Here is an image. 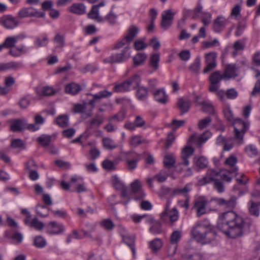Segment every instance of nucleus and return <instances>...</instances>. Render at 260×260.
<instances>
[{"instance_id": "nucleus-1", "label": "nucleus", "mask_w": 260, "mask_h": 260, "mask_svg": "<svg viewBox=\"0 0 260 260\" xmlns=\"http://www.w3.org/2000/svg\"><path fill=\"white\" fill-rule=\"evenodd\" d=\"M214 200L216 205L229 210L234 209L237 204V198L235 196L228 200L216 198ZM252 223L250 218H243L231 210L222 214L217 227L228 237L235 239L248 233Z\"/></svg>"}, {"instance_id": "nucleus-2", "label": "nucleus", "mask_w": 260, "mask_h": 260, "mask_svg": "<svg viewBox=\"0 0 260 260\" xmlns=\"http://www.w3.org/2000/svg\"><path fill=\"white\" fill-rule=\"evenodd\" d=\"M92 97V99L87 103L83 104H75L73 108V111L75 113H80L82 117L86 119L92 116V112L95 104L99 103L102 98L109 97L112 93L106 90L101 91L96 94L88 93Z\"/></svg>"}, {"instance_id": "nucleus-3", "label": "nucleus", "mask_w": 260, "mask_h": 260, "mask_svg": "<svg viewBox=\"0 0 260 260\" xmlns=\"http://www.w3.org/2000/svg\"><path fill=\"white\" fill-rule=\"evenodd\" d=\"M223 113L225 118L228 121L233 122L234 127L235 139L239 141V145L241 144L243 142V136L247 128L246 124L240 119H234L233 112L230 107L224 108Z\"/></svg>"}, {"instance_id": "nucleus-4", "label": "nucleus", "mask_w": 260, "mask_h": 260, "mask_svg": "<svg viewBox=\"0 0 260 260\" xmlns=\"http://www.w3.org/2000/svg\"><path fill=\"white\" fill-rule=\"evenodd\" d=\"M192 237L198 242L206 244L214 239V234L210 226L201 222L198 223L191 231Z\"/></svg>"}, {"instance_id": "nucleus-5", "label": "nucleus", "mask_w": 260, "mask_h": 260, "mask_svg": "<svg viewBox=\"0 0 260 260\" xmlns=\"http://www.w3.org/2000/svg\"><path fill=\"white\" fill-rule=\"evenodd\" d=\"M140 77L135 74L126 81L114 86L113 90L116 92L129 91L137 88L140 85Z\"/></svg>"}, {"instance_id": "nucleus-6", "label": "nucleus", "mask_w": 260, "mask_h": 260, "mask_svg": "<svg viewBox=\"0 0 260 260\" xmlns=\"http://www.w3.org/2000/svg\"><path fill=\"white\" fill-rule=\"evenodd\" d=\"M128 45L125 47L119 53L112 54L110 56L103 59L104 63H120L127 60L131 56Z\"/></svg>"}, {"instance_id": "nucleus-7", "label": "nucleus", "mask_w": 260, "mask_h": 260, "mask_svg": "<svg viewBox=\"0 0 260 260\" xmlns=\"http://www.w3.org/2000/svg\"><path fill=\"white\" fill-rule=\"evenodd\" d=\"M223 79H225L224 76L220 71H216L212 73L209 77V91L211 92L217 91L219 88L220 83Z\"/></svg>"}, {"instance_id": "nucleus-8", "label": "nucleus", "mask_w": 260, "mask_h": 260, "mask_svg": "<svg viewBox=\"0 0 260 260\" xmlns=\"http://www.w3.org/2000/svg\"><path fill=\"white\" fill-rule=\"evenodd\" d=\"M126 168L131 171L135 170L137 163L140 159V155L133 151H128L124 153Z\"/></svg>"}, {"instance_id": "nucleus-9", "label": "nucleus", "mask_w": 260, "mask_h": 260, "mask_svg": "<svg viewBox=\"0 0 260 260\" xmlns=\"http://www.w3.org/2000/svg\"><path fill=\"white\" fill-rule=\"evenodd\" d=\"M207 199L204 197H200L194 201L192 209L196 211V216L200 217L207 213L206 205Z\"/></svg>"}, {"instance_id": "nucleus-10", "label": "nucleus", "mask_w": 260, "mask_h": 260, "mask_svg": "<svg viewBox=\"0 0 260 260\" xmlns=\"http://www.w3.org/2000/svg\"><path fill=\"white\" fill-rule=\"evenodd\" d=\"M205 58L207 66L203 70V72L204 74H206L216 67L217 53L215 52H209L205 54Z\"/></svg>"}, {"instance_id": "nucleus-11", "label": "nucleus", "mask_w": 260, "mask_h": 260, "mask_svg": "<svg viewBox=\"0 0 260 260\" xmlns=\"http://www.w3.org/2000/svg\"><path fill=\"white\" fill-rule=\"evenodd\" d=\"M46 233L50 235H59L62 234L65 228L62 223L53 221L49 222L46 226Z\"/></svg>"}, {"instance_id": "nucleus-12", "label": "nucleus", "mask_w": 260, "mask_h": 260, "mask_svg": "<svg viewBox=\"0 0 260 260\" xmlns=\"http://www.w3.org/2000/svg\"><path fill=\"white\" fill-rule=\"evenodd\" d=\"M128 192L129 196L132 194H135L134 198L136 200L142 199L145 196L142 188L141 183L138 180H136L131 183V191H128Z\"/></svg>"}, {"instance_id": "nucleus-13", "label": "nucleus", "mask_w": 260, "mask_h": 260, "mask_svg": "<svg viewBox=\"0 0 260 260\" xmlns=\"http://www.w3.org/2000/svg\"><path fill=\"white\" fill-rule=\"evenodd\" d=\"M174 14L171 10L164 11L161 14V27L164 29H167L173 23Z\"/></svg>"}, {"instance_id": "nucleus-14", "label": "nucleus", "mask_w": 260, "mask_h": 260, "mask_svg": "<svg viewBox=\"0 0 260 260\" xmlns=\"http://www.w3.org/2000/svg\"><path fill=\"white\" fill-rule=\"evenodd\" d=\"M0 22L7 29H12L16 27L19 23V21L16 18L10 15H6L2 17Z\"/></svg>"}, {"instance_id": "nucleus-15", "label": "nucleus", "mask_w": 260, "mask_h": 260, "mask_svg": "<svg viewBox=\"0 0 260 260\" xmlns=\"http://www.w3.org/2000/svg\"><path fill=\"white\" fill-rule=\"evenodd\" d=\"M239 68L236 64H227L225 68L223 75L225 79H229L232 78H236L238 76V71Z\"/></svg>"}, {"instance_id": "nucleus-16", "label": "nucleus", "mask_w": 260, "mask_h": 260, "mask_svg": "<svg viewBox=\"0 0 260 260\" xmlns=\"http://www.w3.org/2000/svg\"><path fill=\"white\" fill-rule=\"evenodd\" d=\"M104 2H102L98 5H93L90 12L88 14V17L90 19L95 20L98 22L103 21V18L99 16V9L104 6Z\"/></svg>"}, {"instance_id": "nucleus-17", "label": "nucleus", "mask_w": 260, "mask_h": 260, "mask_svg": "<svg viewBox=\"0 0 260 260\" xmlns=\"http://www.w3.org/2000/svg\"><path fill=\"white\" fill-rule=\"evenodd\" d=\"M227 20L222 16H218L213 23V30L216 32H221L225 28Z\"/></svg>"}, {"instance_id": "nucleus-18", "label": "nucleus", "mask_w": 260, "mask_h": 260, "mask_svg": "<svg viewBox=\"0 0 260 260\" xmlns=\"http://www.w3.org/2000/svg\"><path fill=\"white\" fill-rule=\"evenodd\" d=\"M194 149L192 147L186 146L181 152V157L182 160L181 164L188 166L189 165L188 158L192 155Z\"/></svg>"}, {"instance_id": "nucleus-19", "label": "nucleus", "mask_w": 260, "mask_h": 260, "mask_svg": "<svg viewBox=\"0 0 260 260\" xmlns=\"http://www.w3.org/2000/svg\"><path fill=\"white\" fill-rule=\"evenodd\" d=\"M114 186L116 189L120 190L121 197L123 198H126L127 199L126 201L121 202V203L123 205H126L130 201L129 195L127 188L124 185V184L120 182L115 183Z\"/></svg>"}, {"instance_id": "nucleus-20", "label": "nucleus", "mask_w": 260, "mask_h": 260, "mask_svg": "<svg viewBox=\"0 0 260 260\" xmlns=\"http://www.w3.org/2000/svg\"><path fill=\"white\" fill-rule=\"evenodd\" d=\"M27 126L26 121L24 119L14 120L10 125V129L12 132H20L21 130L26 128Z\"/></svg>"}, {"instance_id": "nucleus-21", "label": "nucleus", "mask_w": 260, "mask_h": 260, "mask_svg": "<svg viewBox=\"0 0 260 260\" xmlns=\"http://www.w3.org/2000/svg\"><path fill=\"white\" fill-rule=\"evenodd\" d=\"M38 11L32 7L23 8L18 13V16L20 18L34 17L37 16Z\"/></svg>"}, {"instance_id": "nucleus-22", "label": "nucleus", "mask_w": 260, "mask_h": 260, "mask_svg": "<svg viewBox=\"0 0 260 260\" xmlns=\"http://www.w3.org/2000/svg\"><path fill=\"white\" fill-rule=\"evenodd\" d=\"M177 105L181 112L180 114L182 115L188 112L190 107L191 104L190 101L185 100L183 98H181L178 99Z\"/></svg>"}, {"instance_id": "nucleus-23", "label": "nucleus", "mask_w": 260, "mask_h": 260, "mask_svg": "<svg viewBox=\"0 0 260 260\" xmlns=\"http://www.w3.org/2000/svg\"><path fill=\"white\" fill-rule=\"evenodd\" d=\"M22 67V64L19 61H10L0 65V70L5 71L8 70H17Z\"/></svg>"}, {"instance_id": "nucleus-24", "label": "nucleus", "mask_w": 260, "mask_h": 260, "mask_svg": "<svg viewBox=\"0 0 260 260\" xmlns=\"http://www.w3.org/2000/svg\"><path fill=\"white\" fill-rule=\"evenodd\" d=\"M69 10L73 13L77 15H82L86 12V7L83 4L76 3L69 7Z\"/></svg>"}, {"instance_id": "nucleus-25", "label": "nucleus", "mask_w": 260, "mask_h": 260, "mask_svg": "<svg viewBox=\"0 0 260 260\" xmlns=\"http://www.w3.org/2000/svg\"><path fill=\"white\" fill-rule=\"evenodd\" d=\"M81 90L80 85L74 82L67 84L65 87V91L72 95L77 94Z\"/></svg>"}, {"instance_id": "nucleus-26", "label": "nucleus", "mask_w": 260, "mask_h": 260, "mask_svg": "<svg viewBox=\"0 0 260 260\" xmlns=\"http://www.w3.org/2000/svg\"><path fill=\"white\" fill-rule=\"evenodd\" d=\"M139 29L138 27L135 25H132L128 28L127 34L124 37V38L129 43H130L132 42L134 38L136 37L139 32Z\"/></svg>"}, {"instance_id": "nucleus-27", "label": "nucleus", "mask_w": 260, "mask_h": 260, "mask_svg": "<svg viewBox=\"0 0 260 260\" xmlns=\"http://www.w3.org/2000/svg\"><path fill=\"white\" fill-rule=\"evenodd\" d=\"M155 100L162 104H165L167 102V95L164 90L158 89L153 92Z\"/></svg>"}, {"instance_id": "nucleus-28", "label": "nucleus", "mask_w": 260, "mask_h": 260, "mask_svg": "<svg viewBox=\"0 0 260 260\" xmlns=\"http://www.w3.org/2000/svg\"><path fill=\"white\" fill-rule=\"evenodd\" d=\"M19 38L20 36L8 37L6 38L2 44L4 48L10 49V50L14 47Z\"/></svg>"}, {"instance_id": "nucleus-29", "label": "nucleus", "mask_w": 260, "mask_h": 260, "mask_svg": "<svg viewBox=\"0 0 260 260\" xmlns=\"http://www.w3.org/2000/svg\"><path fill=\"white\" fill-rule=\"evenodd\" d=\"M191 184H187L183 188H175L173 190L172 195L175 196L181 194L184 197H187L188 192L191 190Z\"/></svg>"}, {"instance_id": "nucleus-30", "label": "nucleus", "mask_w": 260, "mask_h": 260, "mask_svg": "<svg viewBox=\"0 0 260 260\" xmlns=\"http://www.w3.org/2000/svg\"><path fill=\"white\" fill-rule=\"evenodd\" d=\"M137 88L136 92V96L137 99L141 101H145L147 98V88L144 86H139Z\"/></svg>"}, {"instance_id": "nucleus-31", "label": "nucleus", "mask_w": 260, "mask_h": 260, "mask_svg": "<svg viewBox=\"0 0 260 260\" xmlns=\"http://www.w3.org/2000/svg\"><path fill=\"white\" fill-rule=\"evenodd\" d=\"M164 166L167 169L173 167L175 163V158L172 154H167L164 159Z\"/></svg>"}, {"instance_id": "nucleus-32", "label": "nucleus", "mask_w": 260, "mask_h": 260, "mask_svg": "<svg viewBox=\"0 0 260 260\" xmlns=\"http://www.w3.org/2000/svg\"><path fill=\"white\" fill-rule=\"evenodd\" d=\"M168 217L169 218V221L171 223H173L177 221L179 217V213L176 207L173 208L172 209L168 212L167 215V219Z\"/></svg>"}, {"instance_id": "nucleus-33", "label": "nucleus", "mask_w": 260, "mask_h": 260, "mask_svg": "<svg viewBox=\"0 0 260 260\" xmlns=\"http://www.w3.org/2000/svg\"><path fill=\"white\" fill-rule=\"evenodd\" d=\"M147 55L144 53H138L134 57L133 61L135 66L143 64L147 58Z\"/></svg>"}, {"instance_id": "nucleus-34", "label": "nucleus", "mask_w": 260, "mask_h": 260, "mask_svg": "<svg viewBox=\"0 0 260 260\" xmlns=\"http://www.w3.org/2000/svg\"><path fill=\"white\" fill-rule=\"evenodd\" d=\"M56 122L60 127H68L69 125V117L66 115H59L56 118Z\"/></svg>"}, {"instance_id": "nucleus-35", "label": "nucleus", "mask_w": 260, "mask_h": 260, "mask_svg": "<svg viewBox=\"0 0 260 260\" xmlns=\"http://www.w3.org/2000/svg\"><path fill=\"white\" fill-rule=\"evenodd\" d=\"M162 246V242L158 238H155L149 243V248L153 252L157 251L161 248Z\"/></svg>"}, {"instance_id": "nucleus-36", "label": "nucleus", "mask_w": 260, "mask_h": 260, "mask_svg": "<svg viewBox=\"0 0 260 260\" xmlns=\"http://www.w3.org/2000/svg\"><path fill=\"white\" fill-rule=\"evenodd\" d=\"M250 206L248 208L249 213L254 216L258 217L259 214L258 205L252 201L249 202Z\"/></svg>"}, {"instance_id": "nucleus-37", "label": "nucleus", "mask_w": 260, "mask_h": 260, "mask_svg": "<svg viewBox=\"0 0 260 260\" xmlns=\"http://www.w3.org/2000/svg\"><path fill=\"white\" fill-rule=\"evenodd\" d=\"M37 141L42 146L47 147L50 144L51 137L49 135H42L38 138Z\"/></svg>"}, {"instance_id": "nucleus-38", "label": "nucleus", "mask_w": 260, "mask_h": 260, "mask_svg": "<svg viewBox=\"0 0 260 260\" xmlns=\"http://www.w3.org/2000/svg\"><path fill=\"white\" fill-rule=\"evenodd\" d=\"M123 240L126 245L130 247L133 252V255H135L136 250L134 246L135 237L134 236H123Z\"/></svg>"}, {"instance_id": "nucleus-39", "label": "nucleus", "mask_w": 260, "mask_h": 260, "mask_svg": "<svg viewBox=\"0 0 260 260\" xmlns=\"http://www.w3.org/2000/svg\"><path fill=\"white\" fill-rule=\"evenodd\" d=\"M159 60V55L158 54H152L150 57L149 66L152 67L154 70L158 68V62Z\"/></svg>"}, {"instance_id": "nucleus-40", "label": "nucleus", "mask_w": 260, "mask_h": 260, "mask_svg": "<svg viewBox=\"0 0 260 260\" xmlns=\"http://www.w3.org/2000/svg\"><path fill=\"white\" fill-rule=\"evenodd\" d=\"M161 231V224L158 221H154L149 229V232L153 234H160Z\"/></svg>"}, {"instance_id": "nucleus-41", "label": "nucleus", "mask_w": 260, "mask_h": 260, "mask_svg": "<svg viewBox=\"0 0 260 260\" xmlns=\"http://www.w3.org/2000/svg\"><path fill=\"white\" fill-rule=\"evenodd\" d=\"M190 70L191 72L198 74L201 68V60L200 57H197L194 62L190 65Z\"/></svg>"}, {"instance_id": "nucleus-42", "label": "nucleus", "mask_w": 260, "mask_h": 260, "mask_svg": "<svg viewBox=\"0 0 260 260\" xmlns=\"http://www.w3.org/2000/svg\"><path fill=\"white\" fill-rule=\"evenodd\" d=\"M103 144L105 148L110 150L114 149L117 147V145L112 139L108 138L103 139Z\"/></svg>"}, {"instance_id": "nucleus-43", "label": "nucleus", "mask_w": 260, "mask_h": 260, "mask_svg": "<svg viewBox=\"0 0 260 260\" xmlns=\"http://www.w3.org/2000/svg\"><path fill=\"white\" fill-rule=\"evenodd\" d=\"M34 245L37 248H44L46 245V240L41 236H36L34 240Z\"/></svg>"}, {"instance_id": "nucleus-44", "label": "nucleus", "mask_w": 260, "mask_h": 260, "mask_svg": "<svg viewBox=\"0 0 260 260\" xmlns=\"http://www.w3.org/2000/svg\"><path fill=\"white\" fill-rule=\"evenodd\" d=\"M10 147L14 149H24L25 144L20 139H13Z\"/></svg>"}, {"instance_id": "nucleus-45", "label": "nucleus", "mask_w": 260, "mask_h": 260, "mask_svg": "<svg viewBox=\"0 0 260 260\" xmlns=\"http://www.w3.org/2000/svg\"><path fill=\"white\" fill-rule=\"evenodd\" d=\"M195 163L200 169H203L207 167L208 161L206 157L201 156L196 160Z\"/></svg>"}, {"instance_id": "nucleus-46", "label": "nucleus", "mask_w": 260, "mask_h": 260, "mask_svg": "<svg viewBox=\"0 0 260 260\" xmlns=\"http://www.w3.org/2000/svg\"><path fill=\"white\" fill-rule=\"evenodd\" d=\"M199 104L202 106V110L203 112L209 114H213L214 113V108L211 104L205 102L199 103Z\"/></svg>"}, {"instance_id": "nucleus-47", "label": "nucleus", "mask_w": 260, "mask_h": 260, "mask_svg": "<svg viewBox=\"0 0 260 260\" xmlns=\"http://www.w3.org/2000/svg\"><path fill=\"white\" fill-rule=\"evenodd\" d=\"M37 213L42 217H46L48 215V209L43 205H38L36 207Z\"/></svg>"}, {"instance_id": "nucleus-48", "label": "nucleus", "mask_w": 260, "mask_h": 260, "mask_svg": "<svg viewBox=\"0 0 260 260\" xmlns=\"http://www.w3.org/2000/svg\"><path fill=\"white\" fill-rule=\"evenodd\" d=\"M53 41L57 44L56 47L62 48L64 46V38L63 36L57 34L53 39Z\"/></svg>"}, {"instance_id": "nucleus-49", "label": "nucleus", "mask_w": 260, "mask_h": 260, "mask_svg": "<svg viewBox=\"0 0 260 260\" xmlns=\"http://www.w3.org/2000/svg\"><path fill=\"white\" fill-rule=\"evenodd\" d=\"M29 226L37 230H42L44 225L42 222L39 221L37 217H35L31 220V223Z\"/></svg>"}, {"instance_id": "nucleus-50", "label": "nucleus", "mask_w": 260, "mask_h": 260, "mask_svg": "<svg viewBox=\"0 0 260 260\" xmlns=\"http://www.w3.org/2000/svg\"><path fill=\"white\" fill-rule=\"evenodd\" d=\"M245 150L250 157H253L257 155L258 151L256 147L253 145L247 146Z\"/></svg>"}, {"instance_id": "nucleus-51", "label": "nucleus", "mask_w": 260, "mask_h": 260, "mask_svg": "<svg viewBox=\"0 0 260 260\" xmlns=\"http://www.w3.org/2000/svg\"><path fill=\"white\" fill-rule=\"evenodd\" d=\"M117 16L111 11L105 17V19L110 25H114L117 22Z\"/></svg>"}, {"instance_id": "nucleus-52", "label": "nucleus", "mask_w": 260, "mask_h": 260, "mask_svg": "<svg viewBox=\"0 0 260 260\" xmlns=\"http://www.w3.org/2000/svg\"><path fill=\"white\" fill-rule=\"evenodd\" d=\"M101 226L106 230L111 231L114 227V224L110 219H106L101 222Z\"/></svg>"}, {"instance_id": "nucleus-53", "label": "nucleus", "mask_w": 260, "mask_h": 260, "mask_svg": "<svg viewBox=\"0 0 260 260\" xmlns=\"http://www.w3.org/2000/svg\"><path fill=\"white\" fill-rule=\"evenodd\" d=\"M168 177L166 171L161 170L159 173L154 176V179H156L158 182H165Z\"/></svg>"}, {"instance_id": "nucleus-54", "label": "nucleus", "mask_w": 260, "mask_h": 260, "mask_svg": "<svg viewBox=\"0 0 260 260\" xmlns=\"http://www.w3.org/2000/svg\"><path fill=\"white\" fill-rule=\"evenodd\" d=\"M48 39L47 37L45 36L42 40L40 38L37 37L34 42V44L37 47H40L46 46L48 44Z\"/></svg>"}, {"instance_id": "nucleus-55", "label": "nucleus", "mask_w": 260, "mask_h": 260, "mask_svg": "<svg viewBox=\"0 0 260 260\" xmlns=\"http://www.w3.org/2000/svg\"><path fill=\"white\" fill-rule=\"evenodd\" d=\"M211 136V133L209 131H206L199 138L198 144L201 146L202 144L205 142Z\"/></svg>"}, {"instance_id": "nucleus-56", "label": "nucleus", "mask_w": 260, "mask_h": 260, "mask_svg": "<svg viewBox=\"0 0 260 260\" xmlns=\"http://www.w3.org/2000/svg\"><path fill=\"white\" fill-rule=\"evenodd\" d=\"M213 182L214 188L219 193H222L224 191V187L223 183L218 179H215Z\"/></svg>"}, {"instance_id": "nucleus-57", "label": "nucleus", "mask_w": 260, "mask_h": 260, "mask_svg": "<svg viewBox=\"0 0 260 260\" xmlns=\"http://www.w3.org/2000/svg\"><path fill=\"white\" fill-rule=\"evenodd\" d=\"M216 198H212L210 200H207V203L206 205V210L208 211H215L217 209V205L215 203V199Z\"/></svg>"}, {"instance_id": "nucleus-58", "label": "nucleus", "mask_w": 260, "mask_h": 260, "mask_svg": "<svg viewBox=\"0 0 260 260\" xmlns=\"http://www.w3.org/2000/svg\"><path fill=\"white\" fill-rule=\"evenodd\" d=\"M212 119L210 117H206L199 122L198 127L200 129H203L206 127L211 122Z\"/></svg>"}, {"instance_id": "nucleus-59", "label": "nucleus", "mask_w": 260, "mask_h": 260, "mask_svg": "<svg viewBox=\"0 0 260 260\" xmlns=\"http://www.w3.org/2000/svg\"><path fill=\"white\" fill-rule=\"evenodd\" d=\"M202 21L205 25H209L211 21V14L208 12H204L202 14Z\"/></svg>"}, {"instance_id": "nucleus-60", "label": "nucleus", "mask_w": 260, "mask_h": 260, "mask_svg": "<svg viewBox=\"0 0 260 260\" xmlns=\"http://www.w3.org/2000/svg\"><path fill=\"white\" fill-rule=\"evenodd\" d=\"M41 93L43 95L50 96L55 94V91L51 87L45 86L42 88Z\"/></svg>"}, {"instance_id": "nucleus-61", "label": "nucleus", "mask_w": 260, "mask_h": 260, "mask_svg": "<svg viewBox=\"0 0 260 260\" xmlns=\"http://www.w3.org/2000/svg\"><path fill=\"white\" fill-rule=\"evenodd\" d=\"M245 27L246 23L245 22L241 21L239 22L237 27L236 31L235 32V35L237 37L241 36L243 34Z\"/></svg>"}, {"instance_id": "nucleus-62", "label": "nucleus", "mask_w": 260, "mask_h": 260, "mask_svg": "<svg viewBox=\"0 0 260 260\" xmlns=\"http://www.w3.org/2000/svg\"><path fill=\"white\" fill-rule=\"evenodd\" d=\"M181 238L180 232L178 231H174L171 236V243L172 244H176Z\"/></svg>"}, {"instance_id": "nucleus-63", "label": "nucleus", "mask_w": 260, "mask_h": 260, "mask_svg": "<svg viewBox=\"0 0 260 260\" xmlns=\"http://www.w3.org/2000/svg\"><path fill=\"white\" fill-rule=\"evenodd\" d=\"M134 122L137 127H143L146 124L145 120L140 115L136 117Z\"/></svg>"}, {"instance_id": "nucleus-64", "label": "nucleus", "mask_w": 260, "mask_h": 260, "mask_svg": "<svg viewBox=\"0 0 260 260\" xmlns=\"http://www.w3.org/2000/svg\"><path fill=\"white\" fill-rule=\"evenodd\" d=\"M241 11V7L240 5L237 4L235 6V7L232 9L230 16L231 17H234L235 18H237L239 15H240V12Z\"/></svg>"}]
</instances>
